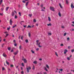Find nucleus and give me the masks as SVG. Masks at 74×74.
I'll list each match as a JSON object with an SVG mask.
<instances>
[{"instance_id": "17", "label": "nucleus", "mask_w": 74, "mask_h": 74, "mask_svg": "<svg viewBox=\"0 0 74 74\" xmlns=\"http://www.w3.org/2000/svg\"><path fill=\"white\" fill-rule=\"evenodd\" d=\"M34 63V64H37V61H35L33 62Z\"/></svg>"}, {"instance_id": "47", "label": "nucleus", "mask_w": 74, "mask_h": 74, "mask_svg": "<svg viewBox=\"0 0 74 74\" xmlns=\"http://www.w3.org/2000/svg\"><path fill=\"white\" fill-rule=\"evenodd\" d=\"M38 42H39V40H37L36 41V43H38Z\"/></svg>"}, {"instance_id": "56", "label": "nucleus", "mask_w": 74, "mask_h": 74, "mask_svg": "<svg viewBox=\"0 0 74 74\" xmlns=\"http://www.w3.org/2000/svg\"><path fill=\"white\" fill-rule=\"evenodd\" d=\"M72 57V55H70V56L69 57V58H71Z\"/></svg>"}, {"instance_id": "2", "label": "nucleus", "mask_w": 74, "mask_h": 74, "mask_svg": "<svg viewBox=\"0 0 74 74\" xmlns=\"http://www.w3.org/2000/svg\"><path fill=\"white\" fill-rule=\"evenodd\" d=\"M27 73H29V70H31V67H29L28 68L27 67Z\"/></svg>"}, {"instance_id": "63", "label": "nucleus", "mask_w": 74, "mask_h": 74, "mask_svg": "<svg viewBox=\"0 0 74 74\" xmlns=\"http://www.w3.org/2000/svg\"><path fill=\"white\" fill-rule=\"evenodd\" d=\"M34 66L33 68V70H34Z\"/></svg>"}, {"instance_id": "50", "label": "nucleus", "mask_w": 74, "mask_h": 74, "mask_svg": "<svg viewBox=\"0 0 74 74\" xmlns=\"http://www.w3.org/2000/svg\"><path fill=\"white\" fill-rule=\"evenodd\" d=\"M4 10V8H1V10L3 11Z\"/></svg>"}, {"instance_id": "51", "label": "nucleus", "mask_w": 74, "mask_h": 74, "mask_svg": "<svg viewBox=\"0 0 74 74\" xmlns=\"http://www.w3.org/2000/svg\"><path fill=\"white\" fill-rule=\"evenodd\" d=\"M0 15L1 16H3V13H0Z\"/></svg>"}, {"instance_id": "55", "label": "nucleus", "mask_w": 74, "mask_h": 74, "mask_svg": "<svg viewBox=\"0 0 74 74\" xmlns=\"http://www.w3.org/2000/svg\"><path fill=\"white\" fill-rule=\"evenodd\" d=\"M13 51H14V50L13 49H12L11 50V52H13Z\"/></svg>"}, {"instance_id": "32", "label": "nucleus", "mask_w": 74, "mask_h": 74, "mask_svg": "<svg viewBox=\"0 0 74 74\" xmlns=\"http://www.w3.org/2000/svg\"><path fill=\"white\" fill-rule=\"evenodd\" d=\"M6 63L7 64H8V65L9 64V63L7 62V61H6Z\"/></svg>"}, {"instance_id": "53", "label": "nucleus", "mask_w": 74, "mask_h": 74, "mask_svg": "<svg viewBox=\"0 0 74 74\" xmlns=\"http://www.w3.org/2000/svg\"><path fill=\"white\" fill-rule=\"evenodd\" d=\"M18 14H19L20 16H21V12H19L18 13Z\"/></svg>"}, {"instance_id": "7", "label": "nucleus", "mask_w": 74, "mask_h": 74, "mask_svg": "<svg viewBox=\"0 0 74 74\" xmlns=\"http://www.w3.org/2000/svg\"><path fill=\"white\" fill-rule=\"evenodd\" d=\"M3 57H4L5 58H6V57H7V55L5 54V53H3Z\"/></svg>"}, {"instance_id": "46", "label": "nucleus", "mask_w": 74, "mask_h": 74, "mask_svg": "<svg viewBox=\"0 0 74 74\" xmlns=\"http://www.w3.org/2000/svg\"><path fill=\"white\" fill-rule=\"evenodd\" d=\"M13 42H14V43H16V41H15V40H14Z\"/></svg>"}, {"instance_id": "52", "label": "nucleus", "mask_w": 74, "mask_h": 74, "mask_svg": "<svg viewBox=\"0 0 74 74\" xmlns=\"http://www.w3.org/2000/svg\"><path fill=\"white\" fill-rule=\"evenodd\" d=\"M43 74H47V72H43Z\"/></svg>"}, {"instance_id": "54", "label": "nucleus", "mask_w": 74, "mask_h": 74, "mask_svg": "<svg viewBox=\"0 0 74 74\" xmlns=\"http://www.w3.org/2000/svg\"><path fill=\"white\" fill-rule=\"evenodd\" d=\"M21 74H23V73H24L23 71H21Z\"/></svg>"}, {"instance_id": "15", "label": "nucleus", "mask_w": 74, "mask_h": 74, "mask_svg": "<svg viewBox=\"0 0 74 74\" xmlns=\"http://www.w3.org/2000/svg\"><path fill=\"white\" fill-rule=\"evenodd\" d=\"M59 6H60V8H63V7L62 6V5H61V4H60V3H59Z\"/></svg>"}, {"instance_id": "11", "label": "nucleus", "mask_w": 74, "mask_h": 74, "mask_svg": "<svg viewBox=\"0 0 74 74\" xmlns=\"http://www.w3.org/2000/svg\"><path fill=\"white\" fill-rule=\"evenodd\" d=\"M48 21H49V22H50L51 21V18H50V17H48Z\"/></svg>"}, {"instance_id": "61", "label": "nucleus", "mask_w": 74, "mask_h": 74, "mask_svg": "<svg viewBox=\"0 0 74 74\" xmlns=\"http://www.w3.org/2000/svg\"><path fill=\"white\" fill-rule=\"evenodd\" d=\"M21 70H23V68H22V67H21Z\"/></svg>"}, {"instance_id": "60", "label": "nucleus", "mask_w": 74, "mask_h": 74, "mask_svg": "<svg viewBox=\"0 0 74 74\" xmlns=\"http://www.w3.org/2000/svg\"><path fill=\"white\" fill-rule=\"evenodd\" d=\"M10 28H8L7 29L8 30H10Z\"/></svg>"}, {"instance_id": "1", "label": "nucleus", "mask_w": 74, "mask_h": 74, "mask_svg": "<svg viewBox=\"0 0 74 74\" xmlns=\"http://www.w3.org/2000/svg\"><path fill=\"white\" fill-rule=\"evenodd\" d=\"M54 9L55 8L53 7H50V10H51L52 11H55V10H54Z\"/></svg>"}, {"instance_id": "22", "label": "nucleus", "mask_w": 74, "mask_h": 74, "mask_svg": "<svg viewBox=\"0 0 74 74\" xmlns=\"http://www.w3.org/2000/svg\"><path fill=\"white\" fill-rule=\"evenodd\" d=\"M66 4H69V2L68 1V0H66Z\"/></svg>"}, {"instance_id": "44", "label": "nucleus", "mask_w": 74, "mask_h": 74, "mask_svg": "<svg viewBox=\"0 0 74 74\" xmlns=\"http://www.w3.org/2000/svg\"><path fill=\"white\" fill-rule=\"evenodd\" d=\"M67 41H69V40H70V38H69V37L67 38Z\"/></svg>"}, {"instance_id": "13", "label": "nucleus", "mask_w": 74, "mask_h": 74, "mask_svg": "<svg viewBox=\"0 0 74 74\" xmlns=\"http://www.w3.org/2000/svg\"><path fill=\"white\" fill-rule=\"evenodd\" d=\"M58 15L60 17H61L62 16V15H61V14H60V12H59L58 13Z\"/></svg>"}, {"instance_id": "62", "label": "nucleus", "mask_w": 74, "mask_h": 74, "mask_svg": "<svg viewBox=\"0 0 74 74\" xmlns=\"http://www.w3.org/2000/svg\"><path fill=\"white\" fill-rule=\"evenodd\" d=\"M68 48L69 49H70V48H71V47H70V46H68Z\"/></svg>"}, {"instance_id": "41", "label": "nucleus", "mask_w": 74, "mask_h": 74, "mask_svg": "<svg viewBox=\"0 0 74 74\" xmlns=\"http://www.w3.org/2000/svg\"><path fill=\"white\" fill-rule=\"evenodd\" d=\"M28 3H29V2H27L25 5L26 6H27V4H28Z\"/></svg>"}, {"instance_id": "36", "label": "nucleus", "mask_w": 74, "mask_h": 74, "mask_svg": "<svg viewBox=\"0 0 74 74\" xmlns=\"http://www.w3.org/2000/svg\"><path fill=\"white\" fill-rule=\"evenodd\" d=\"M32 16V14H29V16L30 17H31Z\"/></svg>"}, {"instance_id": "27", "label": "nucleus", "mask_w": 74, "mask_h": 74, "mask_svg": "<svg viewBox=\"0 0 74 74\" xmlns=\"http://www.w3.org/2000/svg\"><path fill=\"white\" fill-rule=\"evenodd\" d=\"M14 45L15 47H16V46H17V44L16 43H14Z\"/></svg>"}, {"instance_id": "14", "label": "nucleus", "mask_w": 74, "mask_h": 74, "mask_svg": "<svg viewBox=\"0 0 74 74\" xmlns=\"http://www.w3.org/2000/svg\"><path fill=\"white\" fill-rule=\"evenodd\" d=\"M55 55H56V56H57V57H58V54L57 52H55Z\"/></svg>"}, {"instance_id": "59", "label": "nucleus", "mask_w": 74, "mask_h": 74, "mask_svg": "<svg viewBox=\"0 0 74 74\" xmlns=\"http://www.w3.org/2000/svg\"><path fill=\"white\" fill-rule=\"evenodd\" d=\"M22 2L23 3H25V1H23Z\"/></svg>"}, {"instance_id": "39", "label": "nucleus", "mask_w": 74, "mask_h": 74, "mask_svg": "<svg viewBox=\"0 0 74 74\" xmlns=\"http://www.w3.org/2000/svg\"><path fill=\"white\" fill-rule=\"evenodd\" d=\"M10 67H14V65H12V64L10 65Z\"/></svg>"}, {"instance_id": "8", "label": "nucleus", "mask_w": 74, "mask_h": 74, "mask_svg": "<svg viewBox=\"0 0 74 74\" xmlns=\"http://www.w3.org/2000/svg\"><path fill=\"white\" fill-rule=\"evenodd\" d=\"M71 8H74V6H73V4L72 3L71 4Z\"/></svg>"}, {"instance_id": "33", "label": "nucleus", "mask_w": 74, "mask_h": 74, "mask_svg": "<svg viewBox=\"0 0 74 74\" xmlns=\"http://www.w3.org/2000/svg\"><path fill=\"white\" fill-rule=\"evenodd\" d=\"M31 51L32 53H34V51H33L32 50Z\"/></svg>"}, {"instance_id": "35", "label": "nucleus", "mask_w": 74, "mask_h": 74, "mask_svg": "<svg viewBox=\"0 0 74 74\" xmlns=\"http://www.w3.org/2000/svg\"><path fill=\"white\" fill-rule=\"evenodd\" d=\"M21 65H22V66H23V67H24V64L23 63H22Z\"/></svg>"}, {"instance_id": "3", "label": "nucleus", "mask_w": 74, "mask_h": 74, "mask_svg": "<svg viewBox=\"0 0 74 74\" xmlns=\"http://www.w3.org/2000/svg\"><path fill=\"white\" fill-rule=\"evenodd\" d=\"M40 7L41 8V11H45V10H43V8H42L43 7V5L42 4L40 6Z\"/></svg>"}, {"instance_id": "58", "label": "nucleus", "mask_w": 74, "mask_h": 74, "mask_svg": "<svg viewBox=\"0 0 74 74\" xmlns=\"http://www.w3.org/2000/svg\"><path fill=\"white\" fill-rule=\"evenodd\" d=\"M39 60L40 61H41V60H42V59L41 58H40V59H39Z\"/></svg>"}, {"instance_id": "9", "label": "nucleus", "mask_w": 74, "mask_h": 74, "mask_svg": "<svg viewBox=\"0 0 74 74\" xmlns=\"http://www.w3.org/2000/svg\"><path fill=\"white\" fill-rule=\"evenodd\" d=\"M44 69H45V70L46 71H48V69H47V68H46L45 67H44Z\"/></svg>"}, {"instance_id": "45", "label": "nucleus", "mask_w": 74, "mask_h": 74, "mask_svg": "<svg viewBox=\"0 0 74 74\" xmlns=\"http://www.w3.org/2000/svg\"><path fill=\"white\" fill-rule=\"evenodd\" d=\"M36 51H38L39 50V48H38L36 49Z\"/></svg>"}, {"instance_id": "30", "label": "nucleus", "mask_w": 74, "mask_h": 74, "mask_svg": "<svg viewBox=\"0 0 74 74\" xmlns=\"http://www.w3.org/2000/svg\"><path fill=\"white\" fill-rule=\"evenodd\" d=\"M16 26V25H14L13 26V28H14V27H15Z\"/></svg>"}, {"instance_id": "10", "label": "nucleus", "mask_w": 74, "mask_h": 74, "mask_svg": "<svg viewBox=\"0 0 74 74\" xmlns=\"http://www.w3.org/2000/svg\"><path fill=\"white\" fill-rule=\"evenodd\" d=\"M18 51H17L16 52H15L14 53V55H16V54H17V53H18Z\"/></svg>"}, {"instance_id": "19", "label": "nucleus", "mask_w": 74, "mask_h": 74, "mask_svg": "<svg viewBox=\"0 0 74 74\" xmlns=\"http://www.w3.org/2000/svg\"><path fill=\"white\" fill-rule=\"evenodd\" d=\"M8 35H9V34H6L5 36V38H6L7 37V36H8Z\"/></svg>"}, {"instance_id": "64", "label": "nucleus", "mask_w": 74, "mask_h": 74, "mask_svg": "<svg viewBox=\"0 0 74 74\" xmlns=\"http://www.w3.org/2000/svg\"><path fill=\"white\" fill-rule=\"evenodd\" d=\"M71 26H74V25H73V24H71Z\"/></svg>"}, {"instance_id": "42", "label": "nucleus", "mask_w": 74, "mask_h": 74, "mask_svg": "<svg viewBox=\"0 0 74 74\" xmlns=\"http://www.w3.org/2000/svg\"><path fill=\"white\" fill-rule=\"evenodd\" d=\"M19 49H21V48H22V46L21 45H20V46H19Z\"/></svg>"}, {"instance_id": "31", "label": "nucleus", "mask_w": 74, "mask_h": 74, "mask_svg": "<svg viewBox=\"0 0 74 74\" xmlns=\"http://www.w3.org/2000/svg\"><path fill=\"white\" fill-rule=\"evenodd\" d=\"M74 49H72L71 50V52H72V53H73V52H74Z\"/></svg>"}, {"instance_id": "16", "label": "nucleus", "mask_w": 74, "mask_h": 74, "mask_svg": "<svg viewBox=\"0 0 74 74\" xmlns=\"http://www.w3.org/2000/svg\"><path fill=\"white\" fill-rule=\"evenodd\" d=\"M28 36H29V37H30V36H31V34H30V32L29 33Z\"/></svg>"}, {"instance_id": "12", "label": "nucleus", "mask_w": 74, "mask_h": 74, "mask_svg": "<svg viewBox=\"0 0 74 74\" xmlns=\"http://www.w3.org/2000/svg\"><path fill=\"white\" fill-rule=\"evenodd\" d=\"M46 67H47V69H49V66L47 64L46 65Z\"/></svg>"}, {"instance_id": "6", "label": "nucleus", "mask_w": 74, "mask_h": 74, "mask_svg": "<svg viewBox=\"0 0 74 74\" xmlns=\"http://www.w3.org/2000/svg\"><path fill=\"white\" fill-rule=\"evenodd\" d=\"M10 25H12V19H11L10 20Z\"/></svg>"}, {"instance_id": "40", "label": "nucleus", "mask_w": 74, "mask_h": 74, "mask_svg": "<svg viewBox=\"0 0 74 74\" xmlns=\"http://www.w3.org/2000/svg\"><path fill=\"white\" fill-rule=\"evenodd\" d=\"M17 16L16 15H15V17H14V18L15 19H17Z\"/></svg>"}, {"instance_id": "48", "label": "nucleus", "mask_w": 74, "mask_h": 74, "mask_svg": "<svg viewBox=\"0 0 74 74\" xmlns=\"http://www.w3.org/2000/svg\"><path fill=\"white\" fill-rule=\"evenodd\" d=\"M5 69H4V67H3L2 68V71H3L4 70H5Z\"/></svg>"}, {"instance_id": "20", "label": "nucleus", "mask_w": 74, "mask_h": 74, "mask_svg": "<svg viewBox=\"0 0 74 74\" xmlns=\"http://www.w3.org/2000/svg\"><path fill=\"white\" fill-rule=\"evenodd\" d=\"M8 49L9 51H10L11 50V47H8Z\"/></svg>"}, {"instance_id": "34", "label": "nucleus", "mask_w": 74, "mask_h": 74, "mask_svg": "<svg viewBox=\"0 0 74 74\" xmlns=\"http://www.w3.org/2000/svg\"><path fill=\"white\" fill-rule=\"evenodd\" d=\"M66 34H67V33H64V36H65L66 35Z\"/></svg>"}, {"instance_id": "5", "label": "nucleus", "mask_w": 74, "mask_h": 74, "mask_svg": "<svg viewBox=\"0 0 74 74\" xmlns=\"http://www.w3.org/2000/svg\"><path fill=\"white\" fill-rule=\"evenodd\" d=\"M68 52V51H67V50L65 49L64 50V54H66V53L67 52Z\"/></svg>"}, {"instance_id": "26", "label": "nucleus", "mask_w": 74, "mask_h": 74, "mask_svg": "<svg viewBox=\"0 0 74 74\" xmlns=\"http://www.w3.org/2000/svg\"><path fill=\"white\" fill-rule=\"evenodd\" d=\"M9 8V7H6V11H8V10Z\"/></svg>"}, {"instance_id": "29", "label": "nucleus", "mask_w": 74, "mask_h": 74, "mask_svg": "<svg viewBox=\"0 0 74 74\" xmlns=\"http://www.w3.org/2000/svg\"><path fill=\"white\" fill-rule=\"evenodd\" d=\"M67 59L68 60H70V58L69 57H67Z\"/></svg>"}, {"instance_id": "37", "label": "nucleus", "mask_w": 74, "mask_h": 74, "mask_svg": "<svg viewBox=\"0 0 74 74\" xmlns=\"http://www.w3.org/2000/svg\"><path fill=\"white\" fill-rule=\"evenodd\" d=\"M38 45V47L39 48H41V47H42V46L40 45Z\"/></svg>"}, {"instance_id": "18", "label": "nucleus", "mask_w": 74, "mask_h": 74, "mask_svg": "<svg viewBox=\"0 0 74 74\" xmlns=\"http://www.w3.org/2000/svg\"><path fill=\"white\" fill-rule=\"evenodd\" d=\"M3 3V0H1L0 1V5H1V3Z\"/></svg>"}, {"instance_id": "21", "label": "nucleus", "mask_w": 74, "mask_h": 74, "mask_svg": "<svg viewBox=\"0 0 74 74\" xmlns=\"http://www.w3.org/2000/svg\"><path fill=\"white\" fill-rule=\"evenodd\" d=\"M14 15V12H12V16H13Z\"/></svg>"}, {"instance_id": "28", "label": "nucleus", "mask_w": 74, "mask_h": 74, "mask_svg": "<svg viewBox=\"0 0 74 74\" xmlns=\"http://www.w3.org/2000/svg\"><path fill=\"white\" fill-rule=\"evenodd\" d=\"M27 28H31V26H30V25H28L27 27Z\"/></svg>"}, {"instance_id": "24", "label": "nucleus", "mask_w": 74, "mask_h": 74, "mask_svg": "<svg viewBox=\"0 0 74 74\" xmlns=\"http://www.w3.org/2000/svg\"><path fill=\"white\" fill-rule=\"evenodd\" d=\"M61 27L62 29H64V28H65V27L64 26H62Z\"/></svg>"}, {"instance_id": "49", "label": "nucleus", "mask_w": 74, "mask_h": 74, "mask_svg": "<svg viewBox=\"0 0 74 74\" xmlns=\"http://www.w3.org/2000/svg\"><path fill=\"white\" fill-rule=\"evenodd\" d=\"M60 71H63V69H60Z\"/></svg>"}, {"instance_id": "25", "label": "nucleus", "mask_w": 74, "mask_h": 74, "mask_svg": "<svg viewBox=\"0 0 74 74\" xmlns=\"http://www.w3.org/2000/svg\"><path fill=\"white\" fill-rule=\"evenodd\" d=\"M47 25V26H52V25H51V23H49V24H48Z\"/></svg>"}, {"instance_id": "43", "label": "nucleus", "mask_w": 74, "mask_h": 74, "mask_svg": "<svg viewBox=\"0 0 74 74\" xmlns=\"http://www.w3.org/2000/svg\"><path fill=\"white\" fill-rule=\"evenodd\" d=\"M34 22L35 23L36 22V20L35 19H34Z\"/></svg>"}, {"instance_id": "23", "label": "nucleus", "mask_w": 74, "mask_h": 74, "mask_svg": "<svg viewBox=\"0 0 74 74\" xmlns=\"http://www.w3.org/2000/svg\"><path fill=\"white\" fill-rule=\"evenodd\" d=\"M48 35H49V36H51L52 35V34H51V33H48Z\"/></svg>"}, {"instance_id": "57", "label": "nucleus", "mask_w": 74, "mask_h": 74, "mask_svg": "<svg viewBox=\"0 0 74 74\" xmlns=\"http://www.w3.org/2000/svg\"><path fill=\"white\" fill-rule=\"evenodd\" d=\"M64 45H63V44H61V45H60V46H63Z\"/></svg>"}, {"instance_id": "4", "label": "nucleus", "mask_w": 74, "mask_h": 74, "mask_svg": "<svg viewBox=\"0 0 74 74\" xmlns=\"http://www.w3.org/2000/svg\"><path fill=\"white\" fill-rule=\"evenodd\" d=\"M22 60H23L24 62L25 63H27V60L26 59H22Z\"/></svg>"}, {"instance_id": "38", "label": "nucleus", "mask_w": 74, "mask_h": 74, "mask_svg": "<svg viewBox=\"0 0 74 74\" xmlns=\"http://www.w3.org/2000/svg\"><path fill=\"white\" fill-rule=\"evenodd\" d=\"M25 42H27H27H29V41H28V40H25Z\"/></svg>"}]
</instances>
